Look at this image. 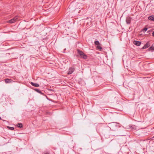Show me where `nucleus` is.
I'll return each mask as SVG.
<instances>
[{
  "mask_svg": "<svg viewBox=\"0 0 154 154\" xmlns=\"http://www.w3.org/2000/svg\"><path fill=\"white\" fill-rule=\"evenodd\" d=\"M149 51H152L154 50V46L153 45H152L151 47H150L149 49Z\"/></svg>",
  "mask_w": 154,
  "mask_h": 154,
  "instance_id": "12",
  "label": "nucleus"
},
{
  "mask_svg": "<svg viewBox=\"0 0 154 154\" xmlns=\"http://www.w3.org/2000/svg\"><path fill=\"white\" fill-rule=\"evenodd\" d=\"M78 53L79 55L84 59H86L87 58V56L82 51L79 50H77Z\"/></svg>",
  "mask_w": 154,
  "mask_h": 154,
  "instance_id": "2",
  "label": "nucleus"
},
{
  "mask_svg": "<svg viewBox=\"0 0 154 154\" xmlns=\"http://www.w3.org/2000/svg\"><path fill=\"white\" fill-rule=\"evenodd\" d=\"M1 119H1V117H0V120H1Z\"/></svg>",
  "mask_w": 154,
  "mask_h": 154,
  "instance_id": "19",
  "label": "nucleus"
},
{
  "mask_svg": "<svg viewBox=\"0 0 154 154\" xmlns=\"http://www.w3.org/2000/svg\"><path fill=\"white\" fill-rule=\"evenodd\" d=\"M147 28H145L143 29V31H144V32H146V31L147 30Z\"/></svg>",
  "mask_w": 154,
  "mask_h": 154,
  "instance_id": "17",
  "label": "nucleus"
},
{
  "mask_svg": "<svg viewBox=\"0 0 154 154\" xmlns=\"http://www.w3.org/2000/svg\"><path fill=\"white\" fill-rule=\"evenodd\" d=\"M148 19L152 21H154V16H151L148 17Z\"/></svg>",
  "mask_w": 154,
  "mask_h": 154,
  "instance_id": "11",
  "label": "nucleus"
},
{
  "mask_svg": "<svg viewBox=\"0 0 154 154\" xmlns=\"http://www.w3.org/2000/svg\"><path fill=\"white\" fill-rule=\"evenodd\" d=\"M131 18L130 17H128L126 19V22L128 24H129L131 23Z\"/></svg>",
  "mask_w": 154,
  "mask_h": 154,
  "instance_id": "7",
  "label": "nucleus"
},
{
  "mask_svg": "<svg viewBox=\"0 0 154 154\" xmlns=\"http://www.w3.org/2000/svg\"><path fill=\"white\" fill-rule=\"evenodd\" d=\"M35 90L37 92H38V93H40V94H43V93H42L41 91H40L38 89H35Z\"/></svg>",
  "mask_w": 154,
  "mask_h": 154,
  "instance_id": "14",
  "label": "nucleus"
},
{
  "mask_svg": "<svg viewBox=\"0 0 154 154\" xmlns=\"http://www.w3.org/2000/svg\"><path fill=\"white\" fill-rule=\"evenodd\" d=\"M150 46L149 42H148L142 48V49H144L148 48Z\"/></svg>",
  "mask_w": 154,
  "mask_h": 154,
  "instance_id": "6",
  "label": "nucleus"
},
{
  "mask_svg": "<svg viewBox=\"0 0 154 154\" xmlns=\"http://www.w3.org/2000/svg\"><path fill=\"white\" fill-rule=\"evenodd\" d=\"M19 17L18 16H16L14 17L13 19L10 20L7 22L8 23H14L18 19Z\"/></svg>",
  "mask_w": 154,
  "mask_h": 154,
  "instance_id": "3",
  "label": "nucleus"
},
{
  "mask_svg": "<svg viewBox=\"0 0 154 154\" xmlns=\"http://www.w3.org/2000/svg\"><path fill=\"white\" fill-rule=\"evenodd\" d=\"M141 42L139 41H134L133 42V44L137 46H139L141 44Z\"/></svg>",
  "mask_w": 154,
  "mask_h": 154,
  "instance_id": "5",
  "label": "nucleus"
},
{
  "mask_svg": "<svg viewBox=\"0 0 154 154\" xmlns=\"http://www.w3.org/2000/svg\"><path fill=\"white\" fill-rule=\"evenodd\" d=\"M17 126L18 127L21 128L23 127L22 124L21 123H18L17 124Z\"/></svg>",
  "mask_w": 154,
  "mask_h": 154,
  "instance_id": "13",
  "label": "nucleus"
},
{
  "mask_svg": "<svg viewBox=\"0 0 154 154\" xmlns=\"http://www.w3.org/2000/svg\"><path fill=\"white\" fill-rule=\"evenodd\" d=\"M101 44H100L99 45H97L96 47L97 48V49L100 51H101L102 49V48L101 47Z\"/></svg>",
  "mask_w": 154,
  "mask_h": 154,
  "instance_id": "10",
  "label": "nucleus"
},
{
  "mask_svg": "<svg viewBox=\"0 0 154 154\" xmlns=\"http://www.w3.org/2000/svg\"><path fill=\"white\" fill-rule=\"evenodd\" d=\"M30 84L33 86L35 87H38L39 86V84L36 83H34L33 82H31Z\"/></svg>",
  "mask_w": 154,
  "mask_h": 154,
  "instance_id": "8",
  "label": "nucleus"
},
{
  "mask_svg": "<svg viewBox=\"0 0 154 154\" xmlns=\"http://www.w3.org/2000/svg\"><path fill=\"white\" fill-rule=\"evenodd\" d=\"M81 5L79 3H72L70 4L69 6V9L71 11H75L76 9H80V6Z\"/></svg>",
  "mask_w": 154,
  "mask_h": 154,
  "instance_id": "1",
  "label": "nucleus"
},
{
  "mask_svg": "<svg viewBox=\"0 0 154 154\" xmlns=\"http://www.w3.org/2000/svg\"><path fill=\"white\" fill-rule=\"evenodd\" d=\"M8 128H9L10 130H13L14 129V128L13 127H10L9 126H8Z\"/></svg>",
  "mask_w": 154,
  "mask_h": 154,
  "instance_id": "16",
  "label": "nucleus"
},
{
  "mask_svg": "<svg viewBox=\"0 0 154 154\" xmlns=\"http://www.w3.org/2000/svg\"><path fill=\"white\" fill-rule=\"evenodd\" d=\"M75 69L74 68L71 67L69 69L68 71V74L70 75L72 74L74 72Z\"/></svg>",
  "mask_w": 154,
  "mask_h": 154,
  "instance_id": "4",
  "label": "nucleus"
},
{
  "mask_svg": "<svg viewBox=\"0 0 154 154\" xmlns=\"http://www.w3.org/2000/svg\"><path fill=\"white\" fill-rule=\"evenodd\" d=\"M94 43L95 45H99L100 44V43L98 41H95Z\"/></svg>",
  "mask_w": 154,
  "mask_h": 154,
  "instance_id": "15",
  "label": "nucleus"
},
{
  "mask_svg": "<svg viewBox=\"0 0 154 154\" xmlns=\"http://www.w3.org/2000/svg\"><path fill=\"white\" fill-rule=\"evenodd\" d=\"M152 36H153L154 37V31H153V32L152 33Z\"/></svg>",
  "mask_w": 154,
  "mask_h": 154,
  "instance_id": "18",
  "label": "nucleus"
},
{
  "mask_svg": "<svg viewBox=\"0 0 154 154\" xmlns=\"http://www.w3.org/2000/svg\"><path fill=\"white\" fill-rule=\"evenodd\" d=\"M5 80L6 83H9L11 82V80L10 79H6Z\"/></svg>",
  "mask_w": 154,
  "mask_h": 154,
  "instance_id": "9",
  "label": "nucleus"
}]
</instances>
